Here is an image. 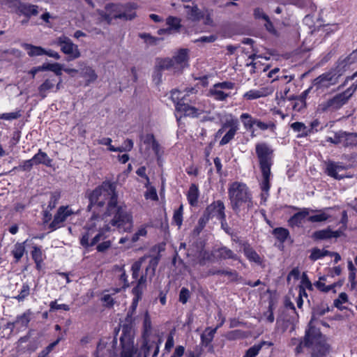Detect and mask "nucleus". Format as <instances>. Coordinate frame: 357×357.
Masks as SVG:
<instances>
[{
	"label": "nucleus",
	"instance_id": "f257e3e1",
	"mask_svg": "<svg viewBox=\"0 0 357 357\" xmlns=\"http://www.w3.org/2000/svg\"><path fill=\"white\" fill-rule=\"evenodd\" d=\"M116 183L105 181L87 195L89 204L87 210L92 213H100L110 205L117 203L118 193L116 190Z\"/></svg>",
	"mask_w": 357,
	"mask_h": 357
},
{
	"label": "nucleus",
	"instance_id": "f03ea898",
	"mask_svg": "<svg viewBox=\"0 0 357 357\" xmlns=\"http://www.w3.org/2000/svg\"><path fill=\"white\" fill-rule=\"evenodd\" d=\"M255 153L258 158L262 176L261 181L259 183L261 190V199L265 202L269 196L271 188V169L273 165L274 150L268 144L260 142L255 145Z\"/></svg>",
	"mask_w": 357,
	"mask_h": 357
},
{
	"label": "nucleus",
	"instance_id": "7ed1b4c3",
	"mask_svg": "<svg viewBox=\"0 0 357 357\" xmlns=\"http://www.w3.org/2000/svg\"><path fill=\"white\" fill-rule=\"evenodd\" d=\"M103 213H93L92 216L85 225L86 231L82 234L80 238V244L86 249L96 245L101 240L107 238L106 233L110 231L109 225L103 224L102 220L105 218Z\"/></svg>",
	"mask_w": 357,
	"mask_h": 357
},
{
	"label": "nucleus",
	"instance_id": "20e7f679",
	"mask_svg": "<svg viewBox=\"0 0 357 357\" xmlns=\"http://www.w3.org/2000/svg\"><path fill=\"white\" fill-rule=\"evenodd\" d=\"M228 197L232 210L239 213L243 208L248 211L254 207L252 194L249 187L243 182L235 181L229 185Z\"/></svg>",
	"mask_w": 357,
	"mask_h": 357
},
{
	"label": "nucleus",
	"instance_id": "39448f33",
	"mask_svg": "<svg viewBox=\"0 0 357 357\" xmlns=\"http://www.w3.org/2000/svg\"><path fill=\"white\" fill-rule=\"evenodd\" d=\"M103 216L111 217L109 225L116 227L120 232H130L133 227L132 213L124 204L118 202L110 205L103 213Z\"/></svg>",
	"mask_w": 357,
	"mask_h": 357
},
{
	"label": "nucleus",
	"instance_id": "423d86ee",
	"mask_svg": "<svg viewBox=\"0 0 357 357\" xmlns=\"http://www.w3.org/2000/svg\"><path fill=\"white\" fill-rule=\"evenodd\" d=\"M304 345L311 349L310 357H328L331 351V346L326 342V337L319 328L311 326V324L305 330Z\"/></svg>",
	"mask_w": 357,
	"mask_h": 357
},
{
	"label": "nucleus",
	"instance_id": "0eeeda50",
	"mask_svg": "<svg viewBox=\"0 0 357 357\" xmlns=\"http://www.w3.org/2000/svg\"><path fill=\"white\" fill-rule=\"evenodd\" d=\"M195 93L196 90L194 88L186 89L183 91L172 90L171 99L175 104L176 110L186 116L198 117L201 112L196 107L189 105L195 100V96L190 97V95H194Z\"/></svg>",
	"mask_w": 357,
	"mask_h": 357
},
{
	"label": "nucleus",
	"instance_id": "6e6552de",
	"mask_svg": "<svg viewBox=\"0 0 357 357\" xmlns=\"http://www.w3.org/2000/svg\"><path fill=\"white\" fill-rule=\"evenodd\" d=\"M137 6L135 3H127L124 6L109 3L105 6V10L98 12L101 18L111 23L114 19H122L125 20H131L136 17L135 10Z\"/></svg>",
	"mask_w": 357,
	"mask_h": 357
},
{
	"label": "nucleus",
	"instance_id": "1a4fd4ad",
	"mask_svg": "<svg viewBox=\"0 0 357 357\" xmlns=\"http://www.w3.org/2000/svg\"><path fill=\"white\" fill-rule=\"evenodd\" d=\"M356 89L354 84L344 91L335 95L332 98L319 104V109L324 112L328 111H335L344 105Z\"/></svg>",
	"mask_w": 357,
	"mask_h": 357
},
{
	"label": "nucleus",
	"instance_id": "9d476101",
	"mask_svg": "<svg viewBox=\"0 0 357 357\" xmlns=\"http://www.w3.org/2000/svg\"><path fill=\"white\" fill-rule=\"evenodd\" d=\"M57 45L61 52L66 55L67 61H73L80 57L81 53L78 46L67 36H62L58 38Z\"/></svg>",
	"mask_w": 357,
	"mask_h": 357
},
{
	"label": "nucleus",
	"instance_id": "9b49d317",
	"mask_svg": "<svg viewBox=\"0 0 357 357\" xmlns=\"http://www.w3.org/2000/svg\"><path fill=\"white\" fill-rule=\"evenodd\" d=\"M120 344L122 347L121 357H132L133 340L130 327L128 326H123L122 333L120 337Z\"/></svg>",
	"mask_w": 357,
	"mask_h": 357
},
{
	"label": "nucleus",
	"instance_id": "f8f14e48",
	"mask_svg": "<svg viewBox=\"0 0 357 357\" xmlns=\"http://www.w3.org/2000/svg\"><path fill=\"white\" fill-rule=\"evenodd\" d=\"M161 342L162 340L157 336H150L146 338H143L141 352L143 353L144 357H148L151 352H153L152 357H156L158 354Z\"/></svg>",
	"mask_w": 357,
	"mask_h": 357
},
{
	"label": "nucleus",
	"instance_id": "ddd939ff",
	"mask_svg": "<svg viewBox=\"0 0 357 357\" xmlns=\"http://www.w3.org/2000/svg\"><path fill=\"white\" fill-rule=\"evenodd\" d=\"M338 82V76L333 71L326 72L321 74L313 80L312 85L317 90L328 89L335 85Z\"/></svg>",
	"mask_w": 357,
	"mask_h": 357
},
{
	"label": "nucleus",
	"instance_id": "4468645a",
	"mask_svg": "<svg viewBox=\"0 0 357 357\" xmlns=\"http://www.w3.org/2000/svg\"><path fill=\"white\" fill-rule=\"evenodd\" d=\"M73 214V211L68 206H62L59 208L57 212L54 216L53 220L50 222L48 227L50 231H53L63 227L67 218Z\"/></svg>",
	"mask_w": 357,
	"mask_h": 357
},
{
	"label": "nucleus",
	"instance_id": "2eb2a0df",
	"mask_svg": "<svg viewBox=\"0 0 357 357\" xmlns=\"http://www.w3.org/2000/svg\"><path fill=\"white\" fill-rule=\"evenodd\" d=\"M225 127H227L229 130L225 134L221 140L220 141V146H224L229 143L236 135L239 129V123L238 119H230L225 122Z\"/></svg>",
	"mask_w": 357,
	"mask_h": 357
},
{
	"label": "nucleus",
	"instance_id": "dca6fc26",
	"mask_svg": "<svg viewBox=\"0 0 357 357\" xmlns=\"http://www.w3.org/2000/svg\"><path fill=\"white\" fill-rule=\"evenodd\" d=\"M204 213L210 219L216 217L218 220L225 215V206L222 200H216L208 205Z\"/></svg>",
	"mask_w": 357,
	"mask_h": 357
},
{
	"label": "nucleus",
	"instance_id": "f3484780",
	"mask_svg": "<svg viewBox=\"0 0 357 357\" xmlns=\"http://www.w3.org/2000/svg\"><path fill=\"white\" fill-rule=\"evenodd\" d=\"M183 8L187 18L190 21L199 22L204 16V12L193 1H188L186 4L183 5Z\"/></svg>",
	"mask_w": 357,
	"mask_h": 357
},
{
	"label": "nucleus",
	"instance_id": "a211bd4d",
	"mask_svg": "<svg viewBox=\"0 0 357 357\" xmlns=\"http://www.w3.org/2000/svg\"><path fill=\"white\" fill-rule=\"evenodd\" d=\"M45 163V153L42 152L40 149L37 154L29 160L22 161L17 167V169L20 171L29 172L30 171L33 165Z\"/></svg>",
	"mask_w": 357,
	"mask_h": 357
},
{
	"label": "nucleus",
	"instance_id": "6ab92c4d",
	"mask_svg": "<svg viewBox=\"0 0 357 357\" xmlns=\"http://www.w3.org/2000/svg\"><path fill=\"white\" fill-rule=\"evenodd\" d=\"M31 312L28 310L16 317L15 321L8 324V328H16L18 331H24L27 328L29 324L31 319Z\"/></svg>",
	"mask_w": 357,
	"mask_h": 357
},
{
	"label": "nucleus",
	"instance_id": "aec40b11",
	"mask_svg": "<svg viewBox=\"0 0 357 357\" xmlns=\"http://www.w3.org/2000/svg\"><path fill=\"white\" fill-rule=\"evenodd\" d=\"M345 170L346 167L340 162H329L326 165V173L335 179L341 180L347 177L344 174H340V172Z\"/></svg>",
	"mask_w": 357,
	"mask_h": 357
},
{
	"label": "nucleus",
	"instance_id": "412c9836",
	"mask_svg": "<svg viewBox=\"0 0 357 357\" xmlns=\"http://www.w3.org/2000/svg\"><path fill=\"white\" fill-rule=\"evenodd\" d=\"M38 6L32 5L26 3H22L20 6L15 12L19 15H24L26 17V20H23L22 23H26L29 21L31 16L37 15L38 13Z\"/></svg>",
	"mask_w": 357,
	"mask_h": 357
},
{
	"label": "nucleus",
	"instance_id": "4be33fe9",
	"mask_svg": "<svg viewBox=\"0 0 357 357\" xmlns=\"http://www.w3.org/2000/svg\"><path fill=\"white\" fill-rule=\"evenodd\" d=\"M188 50L187 49H181L178 53L172 58L175 66V71H181L185 66L188 59Z\"/></svg>",
	"mask_w": 357,
	"mask_h": 357
},
{
	"label": "nucleus",
	"instance_id": "5701e85b",
	"mask_svg": "<svg viewBox=\"0 0 357 357\" xmlns=\"http://www.w3.org/2000/svg\"><path fill=\"white\" fill-rule=\"evenodd\" d=\"M310 209L309 208H303L301 211L294 213L288 220L290 227H300L303 220L309 215Z\"/></svg>",
	"mask_w": 357,
	"mask_h": 357
},
{
	"label": "nucleus",
	"instance_id": "b1692460",
	"mask_svg": "<svg viewBox=\"0 0 357 357\" xmlns=\"http://www.w3.org/2000/svg\"><path fill=\"white\" fill-rule=\"evenodd\" d=\"M342 139H344V146H349L356 144V142H351L349 132L340 131L336 132L334 137H328L327 142H329L334 144H338L342 142Z\"/></svg>",
	"mask_w": 357,
	"mask_h": 357
},
{
	"label": "nucleus",
	"instance_id": "393cba45",
	"mask_svg": "<svg viewBox=\"0 0 357 357\" xmlns=\"http://www.w3.org/2000/svg\"><path fill=\"white\" fill-rule=\"evenodd\" d=\"M214 252L216 254V258L219 260L238 259V255L226 246H221L215 249Z\"/></svg>",
	"mask_w": 357,
	"mask_h": 357
},
{
	"label": "nucleus",
	"instance_id": "a878e982",
	"mask_svg": "<svg viewBox=\"0 0 357 357\" xmlns=\"http://www.w3.org/2000/svg\"><path fill=\"white\" fill-rule=\"evenodd\" d=\"M332 208H325L321 210H311L310 212H317V214L309 216L307 220L310 222H322L328 220L331 215L327 213L328 211L331 210Z\"/></svg>",
	"mask_w": 357,
	"mask_h": 357
},
{
	"label": "nucleus",
	"instance_id": "bb28decb",
	"mask_svg": "<svg viewBox=\"0 0 357 357\" xmlns=\"http://www.w3.org/2000/svg\"><path fill=\"white\" fill-rule=\"evenodd\" d=\"M229 96V93H226L220 87H217L216 84L213 85L207 93L208 97L213 98L217 101H225Z\"/></svg>",
	"mask_w": 357,
	"mask_h": 357
},
{
	"label": "nucleus",
	"instance_id": "cd10ccee",
	"mask_svg": "<svg viewBox=\"0 0 357 357\" xmlns=\"http://www.w3.org/2000/svg\"><path fill=\"white\" fill-rule=\"evenodd\" d=\"M271 92L268 89L261 88L259 90L257 89H251L247 92H245L243 98L247 100H253L260 98L266 97L268 96Z\"/></svg>",
	"mask_w": 357,
	"mask_h": 357
},
{
	"label": "nucleus",
	"instance_id": "c85d7f7f",
	"mask_svg": "<svg viewBox=\"0 0 357 357\" xmlns=\"http://www.w3.org/2000/svg\"><path fill=\"white\" fill-rule=\"evenodd\" d=\"M199 194L198 185L195 183H192L186 195L188 202L191 206H196L197 205Z\"/></svg>",
	"mask_w": 357,
	"mask_h": 357
},
{
	"label": "nucleus",
	"instance_id": "c756f323",
	"mask_svg": "<svg viewBox=\"0 0 357 357\" xmlns=\"http://www.w3.org/2000/svg\"><path fill=\"white\" fill-rule=\"evenodd\" d=\"M80 74L81 77L85 79V86L90 85L98 78L96 71L90 66H84L82 68Z\"/></svg>",
	"mask_w": 357,
	"mask_h": 357
},
{
	"label": "nucleus",
	"instance_id": "7c9ffc66",
	"mask_svg": "<svg viewBox=\"0 0 357 357\" xmlns=\"http://www.w3.org/2000/svg\"><path fill=\"white\" fill-rule=\"evenodd\" d=\"M146 276L142 275L138 280L136 286L132 289V293L134 299L141 300L144 288L146 287Z\"/></svg>",
	"mask_w": 357,
	"mask_h": 357
},
{
	"label": "nucleus",
	"instance_id": "2f4dec72",
	"mask_svg": "<svg viewBox=\"0 0 357 357\" xmlns=\"http://www.w3.org/2000/svg\"><path fill=\"white\" fill-rule=\"evenodd\" d=\"M22 47L25 50L29 56H42L45 54V48L35 46L31 44L23 43Z\"/></svg>",
	"mask_w": 357,
	"mask_h": 357
},
{
	"label": "nucleus",
	"instance_id": "473e14b6",
	"mask_svg": "<svg viewBox=\"0 0 357 357\" xmlns=\"http://www.w3.org/2000/svg\"><path fill=\"white\" fill-rule=\"evenodd\" d=\"M240 120L242 122L244 128L248 131L253 132V126L256 124V118H253L248 113H242L240 116Z\"/></svg>",
	"mask_w": 357,
	"mask_h": 357
},
{
	"label": "nucleus",
	"instance_id": "72a5a7b5",
	"mask_svg": "<svg viewBox=\"0 0 357 357\" xmlns=\"http://www.w3.org/2000/svg\"><path fill=\"white\" fill-rule=\"evenodd\" d=\"M291 128L296 132H300L297 135L298 137H304L310 135V130L302 122H294L291 124Z\"/></svg>",
	"mask_w": 357,
	"mask_h": 357
},
{
	"label": "nucleus",
	"instance_id": "f704fd0d",
	"mask_svg": "<svg viewBox=\"0 0 357 357\" xmlns=\"http://www.w3.org/2000/svg\"><path fill=\"white\" fill-rule=\"evenodd\" d=\"M273 235L281 243H284L289 238V231L284 227H276L272 231Z\"/></svg>",
	"mask_w": 357,
	"mask_h": 357
},
{
	"label": "nucleus",
	"instance_id": "c9c22d12",
	"mask_svg": "<svg viewBox=\"0 0 357 357\" xmlns=\"http://www.w3.org/2000/svg\"><path fill=\"white\" fill-rule=\"evenodd\" d=\"M243 252L245 256L248 258L250 261H254L257 264L261 263V257L257 254V252L251 248L249 245H245L243 248Z\"/></svg>",
	"mask_w": 357,
	"mask_h": 357
},
{
	"label": "nucleus",
	"instance_id": "e433bc0d",
	"mask_svg": "<svg viewBox=\"0 0 357 357\" xmlns=\"http://www.w3.org/2000/svg\"><path fill=\"white\" fill-rule=\"evenodd\" d=\"M152 324L151 317L148 312H146L143 321V332L142 337L146 338L147 337L152 336L151 335Z\"/></svg>",
	"mask_w": 357,
	"mask_h": 357
},
{
	"label": "nucleus",
	"instance_id": "4c0bfd02",
	"mask_svg": "<svg viewBox=\"0 0 357 357\" xmlns=\"http://www.w3.org/2000/svg\"><path fill=\"white\" fill-rule=\"evenodd\" d=\"M326 280L325 276H322L319 278V280L314 283V286L321 291L323 292H329L330 291H333L335 292V290L334 289L335 287L337 286V283H333L330 285H326L325 283L323 282Z\"/></svg>",
	"mask_w": 357,
	"mask_h": 357
},
{
	"label": "nucleus",
	"instance_id": "58836bf2",
	"mask_svg": "<svg viewBox=\"0 0 357 357\" xmlns=\"http://www.w3.org/2000/svg\"><path fill=\"white\" fill-rule=\"evenodd\" d=\"M25 252V247L23 243H17L15 244L13 250L11 251L12 255L15 259V262L17 263L22 258Z\"/></svg>",
	"mask_w": 357,
	"mask_h": 357
},
{
	"label": "nucleus",
	"instance_id": "ea45409f",
	"mask_svg": "<svg viewBox=\"0 0 357 357\" xmlns=\"http://www.w3.org/2000/svg\"><path fill=\"white\" fill-rule=\"evenodd\" d=\"M31 257L36 263V267L38 270H41L43 268V257L40 249L36 246L33 248L31 251Z\"/></svg>",
	"mask_w": 357,
	"mask_h": 357
},
{
	"label": "nucleus",
	"instance_id": "a19ab883",
	"mask_svg": "<svg viewBox=\"0 0 357 357\" xmlns=\"http://www.w3.org/2000/svg\"><path fill=\"white\" fill-rule=\"evenodd\" d=\"M326 256H332V254L328 250L324 249L320 250L319 248H315L312 250L311 254L309 257L312 261H316Z\"/></svg>",
	"mask_w": 357,
	"mask_h": 357
},
{
	"label": "nucleus",
	"instance_id": "79ce46f5",
	"mask_svg": "<svg viewBox=\"0 0 357 357\" xmlns=\"http://www.w3.org/2000/svg\"><path fill=\"white\" fill-rule=\"evenodd\" d=\"M133 144L132 139H127L122 146L119 147L111 146L107 149L112 152H126L130 151L133 148Z\"/></svg>",
	"mask_w": 357,
	"mask_h": 357
},
{
	"label": "nucleus",
	"instance_id": "37998d69",
	"mask_svg": "<svg viewBox=\"0 0 357 357\" xmlns=\"http://www.w3.org/2000/svg\"><path fill=\"white\" fill-rule=\"evenodd\" d=\"M348 270H349V282L351 284V289H356V268L353 264V262L351 260L348 261Z\"/></svg>",
	"mask_w": 357,
	"mask_h": 357
},
{
	"label": "nucleus",
	"instance_id": "c03bdc74",
	"mask_svg": "<svg viewBox=\"0 0 357 357\" xmlns=\"http://www.w3.org/2000/svg\"><path fill=\"white\" fill-rule=\"evenodd\" d=\"M156 66H158L161 70H172L174 73L176 72L175 71V66L172 58H165L159 60Z\"/></svg>",
	"mask_w": 357,
	"mask_h": 357
},
{
	"label": "nucleus",
	"instance_id": "a18cd8bd",
	"mask_svg": "<svg viewBox=\"0 0 357 357\" xmlns=\"http://www.w3.org/2000/svg\"><path fill=\"white\" fill-rule=\"evenodd\" d=\"M288 100L292 101V108L296 112H301L304 108L306 107V102L301 100L297 96H292L289 97Z\"/></svg>",
	"mask_w": 357,
	"mask_h": 357
},
{
	"label": "nucleus",
	"instance_id": "49530a36",
	"mask_svg": "<svg viewBox=\"0 0 357 357\" xmlns=\"http://www.w3.org/2000/svg\"><path fill=\"white\" fill-rule=\"evenodd\" d=\"M18 291L19 294L17 296H13V298L17 300L19 302L23 301L30 294L29 285L24 282Z\"/></svg>",
	"mask_w": 357,
	"mask_h": 357
},
{
	"label": "nucleus",
	"instance_id": "de8ad7c7",
	"mask_svg": "<svg viewBox=\"0 0 357 357\" xmlns=\"http://www.w3.org/2000/svg\"><path fill=\"white\" fill-rule=\"evenodd\" d=\"M331 229L329 228L316 231L312 234V238L314 240H324L331 238Z\"/></svg>",
	"mask_w": 357,
	"mask_h": 357
},
{
	"label": "nucleus",
	"instance_id": "09e8293b",
	"mask_svg": "<svg viewBox=\"0 0 357 357\" xmlns=\"http://www.w3.org/2000/svg\"><path fill=\"white\" fill-rule=\"evenodd\" d=\"M210 220L211 219L203 213L202 215L198 220L197 225L194 229V232L197 234H199Z\"/></svg>",
	"mask_w": 357,
	"mask_h": 357
},
{
	"label": "nucleus",
	"instance_id": "8fccbe9b",
	"mask_svg": "<svg viewBox=\"0 0 357 357\" xmlns=\"http://www.w3.org/2000/svg\"><path fill=\"white\" fill-rule=\"evenodd\" d=\"M208 331V332L207 334L203 333L201 335L202 342L205 345H208L209 343H211L212 342V340L214 337V335L216 333L217 328H215L213 329H211L210 328H207L206 329V332Z\"/></svg>",
	"mask_w": 357,
	"mask_h": 357
},
{
	"label": "nucleus",
	"instance_id": "3c124183",
	"mask_svg": "<svg viewBox=\"0 0 357 357\" xmlns=\"http://www.w3.org/2000/svg\"><path fill=\"white\" fill-rule=\"evenodd\" d=\"M46 71H52L55 73L57 79H59V82H60V75L62 72V66L59 63H46Z\"/></svg>",
	"mask_w": 357,
	"mask_h": 357
},
{
	"label": "nucleus",
	"instance_id": "603ef678",
	"mask_svg": "<svg viewBox=\"0 0 357 357\" xmlns=\"http://www.w3.org/2000/svg\"><path fill=\"white\" fill-rule=\"evenodd\" d=\"M183 206L181 204L178 209L175 210L173 215V222L180 227L183 223Z\"/></svg>",
	"mask_w": 357,
	"mask_h": 357
},
{
	"label": "nucleus",
	"instance_id": "864d4df0",
	"mask_svg": "<svg viewBox=\"0 0 357 357\" xmlns=\"http://www.w3.org/2000/svg\"><path fill=\"white\" fill-rule=\"evenodd\" d=\"M218 220L220 222L221 229L230 236H234L235 234L233 229L228 225L226 220V214L220 217Z\"/></svg>",
	"mask_w": 357,
	"mask_h": 357
},
{
	"label": "nucleus",
	"instance_id": "5fc2aeb1",
	"mask_svg": "<svg viewBox=\"0 0 357 357\" xmlns=\"http://www.w3.org/2000/svg\"><path fill=\"white\" fill-rule=\"evenodd\" d=\"M255 126L261 130H273L275 128V125L272 121L265 123L261 121L260 119H257Z\"/></svg>",
	"mask_w": 357,
	"mask_h": 357
},
{
	"label": "nucleus",
	"instance_id": "6e6d98bb",
	"mask_svg": "<svg viewBox=\"0 0 357 357\" xmlns=\"http://www.w3.org/2000/svg\"><path fill=\"white\" fill-rule=\"evenodd\" d=\"M329 311V307H317L316 308H314L313 310V312H312V319L308 324V326H310V324H311V326H312V321L314 320V319L316 318V317H321V316H323L324 314H325L326 312H328Z\"/></svg>",
	"mask_w": 357,
	"mask_h": 357
},
{
	"label": "nucleus",
	"instance_id": "4d7b16f0",
	"mask_svg": "<svg viewBox=\"0 0 357 357\" xmlns=\"http://www.w3.org/2000/svg\"><path fill=\"white\" fill-rule=\"evenodd\" d=\"M158 263H159V258L158 257H154L151 258V260L149 261V264L148 266L146 268V273L144 275L147 276L148 272L151 269V275H154L155 268L158 266Z\"/></svg>",
	"mask_w": 357,
	"mask_h": 357
},
{
	"label": "nucleus",
	"instance_id": "13d9d810",
	"mask_svg": "<svg viewBox=\"0 0 357 357\" xmlns=\"http://www.w3.org/2000/svg\"><path fill=\"white\" fill-rule=\"evenodd\" d=\"M261 349V344H255L250 347L245 352L243 357H255Z\"/></svg>",
	"mask_w": 357,
	"mask_h": 357
},
{
	"label": "nucleus",
	"instance_id": "bf43d9fd",
	"mask_svg": "<svg viewBox=\"0 0 357 357\" xmlns=\"http://www.w3.org/2000/svg\"><path fill=\"white\" fill-rule=\"evenodd\" d=\"M102 242H99L96 245V250L98 252H105L112 246V241L109 240H102Z\"/></svg>",
	"mask_w": 357,
	"mask_h": 357
},
{
	"label": "nucleus",
	"instance_id": "052dcab7",
	"mask_svg": "<svg viewBox=\"0 0 357 357\" xmlns=\"http://www.w3.org/2000/svg\"><path fill=\"white\" fill-rule=\"evenodd\" d=\"M223 275L227 276L229 281L231 282H237L240 279L238 273L235 270H224Z\"/></svg>",
	"mask_w": 357,
	"mask_h": 357
},
{
	"label": "nucleus",
	"instance_id": "680f3d73",
	"mask_svg": "<svg viewBox=\"0 0 357 357\" xmlns=\"http://www.w3.org/2000/svg\"><path fill=\"white\" fill-rule=\"evenodd\" d=\"M348 301L347 294L344 292L340 294L338 298L334 301V305L340 309L342 310V304L345 303Z\"/></svg>",
	"mask_w": 357,
	"mask_h": 357
},
{
	"label": "nucleus",
	"instance_id": "e2e57ef3",
	"mask_svg": "<svg viewBox=\"0 0 357 357\" xmlns=\"http://www.w3.org/2000/svg\"><path fill=\"white\" fill-rule=\"evenodd\" d=\"M190 296V292L186 287H182L179 292V301L182 304H185Z\"/></svg>",
	"mask_w": 357,
	"mask_h": 357
},
{
	"label": "nucleus",
	"instance_id": "0e129e2a",
	"mask_svg": "<svg viewBox=\"0 0 357 357\" xmlns=\"http://www.w3.org/2000/svg\"><path fill=\"white\" fill-rule=\"evenodd\" d=\"M167 24L171 29L178 30L181 27L180 20L174 17H169L167 19Z\"/></svg>",
	"mask_w": 357,
	"mask_h": 357
},
{
	"label": "nucleus",
	"instance_id": "69168bd1",
	"mask_svg": "<svg viewBox=\"0 0 357 357\" xmlns=\"http://www.w3.org/2000/svg\"><path fill=\"white\" fill-rule=\"evenodd\" d=\"M61 197L60 192L55 191L51 194L50 200L49 202L48 208L52 209L56 206L59 199Z\"/></svg>",
	"mask_w": 357,
	"mask_h": 357
},
{
	"label": "nucleus",
	"instance_id": "338daca9",
	"mask_svg": "<svg viewBox=\"0 0 357 357\" xmlns=\"http://www.w3.org/2000/svg\"><path fill=\"white\" fill-rule=\"evenodd\" d=\"M50 311H56V310H64L68 311L70 310L69 305L66 304H58L57 302L52 301L50 304Z\"/></svg>",
	"mask_w": 357,
	"mask_h": 357
},
{
	"label": "nucleus",
	"instance_id": "774afa93",
	"mask_svg": "<svg viewBox=\"0 0 357 357\" xmlns=\"http://www.w3.org/2000/svg\"><path fill=\"white\" fill-rule=\"evenodd\" d=\"M96 357H111V351L107 349V354H105V346L101 343H99L97 346L96 351Z\"/></svg>",
	"mask_w": 357,
	"mask_h": 357
}]
</instances>
